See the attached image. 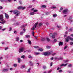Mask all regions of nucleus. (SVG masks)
<instances>
[{
	"instance_id": "obj_1",
	"label": "nucleus",
	"mask_w": 73,
	"mask_h": 73,
	"mask_svg": "<svg viewBox=\"0 0 73 73\" xmlns=\"http://www.w3.org/2000/svg\"><path fill=\"white\" fill-rule=\"evenodd\" d=\"M14 14L16 15V16H18L19 15H20V12L17 10H15L13 11Z\"/></svg>"
},
{
	"instance_id": "obj_2",
	"label": "nucleus",
	"mask_w": 73,
	"mask_h": 73,
	"mask_svg": "<svg viewBox=\"0 0 73 73\" xmlns=\"http://www.w3.org/2000/svg\"><path fill=\"white\" fill-rule=\"evenodd\" d=\"M24 50H25V48L23 47H22L19 48L18 52L19 53H22L24 52Z\"/></svg>"
},
{
	"instance_id": "obj_3",
	"label": "nucleus",
	"mask_w": 73,
	"mask_h": 73,
	"mask_svg": "<svg viewBox=\"0 0 73 73\" xmlns=\"http://www.w3.org/2000/svg\"><path fill=\"white\" fill-rule=\"evenodd\" d=\"M38 24V22H37V23H36L34 25L33 27L31 29H32V30H33V31H34V30H35V28H36V26H37Z\"/></svg>"
},
{
	"instance_id": "obj_4",
	"label": "nucleus",
	"mask_w": 73,
	"mask_h": 73,
	"mask_svg": "<svg viewBox=\"0 0 73 73\" xmlns=\"http://www.w3.org/2000/svg\"><path fill=\"white\" fill-rule=\"evenodd\" d=\"M47 55L48 56H49V55H50V54H51V53H53V50H50L49 52H47Z\"/></svg>"
},
{
	"instance_id": "obj_5",
	"label": "nucleus",
	"mask_w": 73,
	"mask_h": 73,
	"mask_svg": "<svg viewBox=\"0 0 73 73\" xmlns=\"http://www.w3.org/2000/svg\"><path fill=\"white\" fill-rule=\"evenodd\" d=\"M0 20L2 21H4V19L3 18V15H0Z\"/></svg>"
},
{
	"instance_id": "obj_6",
	"label": "nucleus",
	"mask_w": 73,
	"mask_h": 73,
	"mask_svg": "<svg viewBox=\"0 0 73 73\" xmlns=\"http://www.w3.org/2000/svg\"><path fill=\"white\" fill-rule=\"evenodd\" d=\"M68 12V9H66L63 10V13L64 14H66Z\"/></svg>"
},
{
	"instance_id": "obj_7",
	"label": "nucleus",
	"mask_w": 73,
	"mask_h": 73,
	"mask_svg": "<svg viewBox=\"0 0 73 73\" xmlns=\"http://www.w3.org/2000/svg\"><path fill=\"white\" fill-rule=\"evenodd\" d=\"M69 40V36H68L65 39V41L66 42H68Z\"/></svg>"
},
{
	"instance_id": "obj_8",
	"label": "nucleus",
	"mask_w": 73,
	"mask_h": 73,
	"mask_svg": "<svg viewBox=\"0 0 73 73\" xmlns=\"http://www.w3.org/2000/svg\"><path fill=\"white\" fill-rule=\"evenodd\" d=\"M8 70H9V68H3V70L2 71L3 72H8Z\"/></svg>"
},
{
	"instance_id": "obj_9",
	"label": "nucleus",
	"mask_w": 73,
	"mask_h": 73,
	"mask_svg": "<svg viewBox=\"0 0 73 73\" xmlns=\"http://www.w3.org/2000/svg\"><path fill=\"white\" fill-rule=\"evenodd\" d=\"M5 17L6 18V19H8L9 18V15L7 14L6 13H5Z\"/></svg>"
},
{
	"instance_id": "obj_10",
	"label": "nucleus",
	"mask_w": 73,
	"mask_h": 73,
	"mask_svg": "<svg viewBox=\"0 0 73 73\" xmlns=\"http://www.w3.org/2000/svg\"><path fill=\"white\" fill-rule=\"evenodd\" d=\"M68 65V64H61L60 66L61 67H62V66H66V65Z\"/></svg>"
},
{
	"instance_id": "obj_11",
	"label": "nucleus",
	"mask_w": 73,
	"mask_h": 73,
	"mask_svg": "<svg viewBox=\"0 0 73 73\" xmlns=\"http://www.w3.org/2000/svg\"><path fill=\"white\" fill-rule=\"evenodd\" d=\"M63 45V42H59V46H61Z\"/></svg>"
},
{
	"instance_id": "obj_12",
	"label": "nucleus",
	"mask_w": 73,
	"mask_h": 73,
	"mask_svg": "<svg viewBox=\"0 0 73 73\" xmlns=\"http://www.w3.org/2000/svg\"><path fill=\"white\" fill-rule=\"evenodd\" d=\"M34 54L35 55H38L40 54V53L35 52L34 53Z\"/></svg>"
},
{
	"instance_id": "obj_13",
	"label": "nucleus",
	"mask_w": 73,
	"mask_h": 73,
	"mask_svg": "<svg viewBox=\"0 0 73 73\" xmlns=\"http://www.w3.org/2000/svg\"><path fill=\"white\" fill-rule=\"evenodd\" d=\"M19 39H20V37H17L16 38V40L17 41H19Z\"/></svg>"
},
{
	"instance_id": "obj_14",
	"label": "nucleus",
	"mask_w": 73,
	"mask_h": 73,
	"mask_svg": "<svg viewBox=\"0 0 73 73\" xmlns=\"http://www.w3.org/2000/svg\"><path fill=\"white\" fill-rule=\"evenodd\" d=\"M29 44H30V45H31V44H32V42H31V40H27Z\"/></svg>"
},
{
	"instance_id": "obj_15",
	"label": "nucleus",
	"mask_w": 73,
	"mask_h": 73,
	"mask_svg": "<svg viewBox=\"0 0 73 73\" xmlns=\"http://www.w3.org/2000/svg\"><path fill=\"white\" fill-rule=\"evenodd\" d=\"M52 72V70H50L49 71H46L44 72V73H50V72Z\"/></svg>"
},
{
	"instance_id": "obj_16",
	"label": "nucleus",
	"mask_w": 73,
	"mask_h": 73,
	"mask_svg": "<svg viewBox=\"0 0 73 73\" xmlns=\"http://www.w3.org/2000/svg\"><path fill=\"white\" fill-rule=\"evenodd\" d=\"M25 67V65H23L21 67V69H23V68H24Z\"/></svg>"
},
{
	"instance_id": "obj_17",
	"label": "nucleus",
	"mask_w": 73,
	"mask_h": 73,
	"mask_svg": "<svg viewBox=\"0 0 73 73\" xmlns=\"http://www.w3.org/2000/svg\"><path fill=\"white\" fill-rule=\"evenodd\" d=\"M23 8V6H20L18 8V9H21Z\"/></svg>"
},
{
	"instance_id": "obj_18",
	"label": "nucleus",
	"mask_w": 73,
	"mask_h": 73,
	"mask_svg": "<svg viewBox=\"0 0 73 73\" xmlns=\"http://www.w3.org/2000/svg\"><path fill=\"white\" fill-rule=\"evenodd\" d=\"M43 55H44V56H48L47 52H44V53Z\"/></svg>"
},
{
	"instance_id": "obj_19",
	"label": "nucleus",
	"mask_w": 73,
	"mask_h": 73,
	"mask_svg": "<svg viewBox=\"0 0 73 73\" xmlns=\"http://www.w3.org/2000/svg\"><path fill=\"white\" fill-rule=\"evenodd\" d=\"M41 40L42 41H45V39L44 38H41Z\"/></svg>"
},
{
	"instance_id": "obj_20",
	"label": "nucleus",
	"mask_w": 73,
	"mask_h": 73,
	"mask_svg": "<svg viewBox=\"0 0 73 73\" xmlns=\"http://www.w3.org/2000/svg\"><path fill=\"white\" fill-rule=\"evenodd\" d=\"M27 25H23L21 26V28H24V27H25V26H27Z\"/></svg>"
},
{
	"instance_id": "obj_21",
	"label": "nucleus",
	"mask_w": 73,
	"mask_h": 73,
	"mask_svg": "<svg viewBox=\"0 0 73 73\" xmlns=\"http://www.w3.org/2000/svg\"><path fill=\"white\" fill-rule=\"evenodd\" d=\"M30 14L31 15H35V13L31 12L30 13Z\"/></svg>"
},
{
	"instance_id": "obj_22",
	"label": "nucleus",
	"mask_w": 73,
	"mask_h": 73,
	"mask_svg": "<svg viewBox=\"0 0 73 73\" xmlns=\"http://www.w3.org/2000/svg\"><path fill=\"white\" fill-rule=\"evenodd\" d=\"M63 59V58L62 57H60L58 59V60H62Z\"/></svg>"
},
{
	"instance_id": "obj_23",
	"label": "nucleus",
	"mask_w": 73,
	"mask_h": 73,
	"mask_svg": "<svg viewBox=\"0 0 73 73\" xmlns=\"http://www.w3.org/2000/svg\"><path fill=\"white\" fill-rule=\"evenodd\" d=\"M38 50H39V51H41V52H42V51H43V49L42 48H39Z\"/></svg>"
},
{
	"instance_id": "obj_24",
	"label": "nucleus",
	"mask_w": 73,
	"mask_h": 73,
	"mask_svg": "<svg viewBox=\"0 0 73 73\" xmlns=\"http://www.w3.org/2000/svg\"><path fill=\"white\" fill-rule=\"evenodd\" d=\"M46 40L47 41H48V42H49V41H50V39H49V38L48 37L46 38Z\"/></svg>"
},
{
	"instance_id": "obj_25",
	"label": "nucleus",
	"mask_w": 73,
	"mask_h": 73,
	"mask_svg": "<svg viewBox=\"0 0 73 73\" xmlns=\"http://www.w3.org/2000/svg\"><path fill=\"white\" fill-rule=\"evenodd\" d=\"M17 64H13V66L14 67H17Z\"/></svg>"
},
{
	"instance_id": "obj_26",
	"label": "nucleus",
	"mask_w": 73,
	"mask_h": 73,
	"mask_svg": "<svg viewBox=\"0 0 73 73\" xmlns=\"http://www.w3.org/2000/svg\"><path fill=\"white\" fill-rule=\"evenodd\" d=\"M25 37H26V38H29L30 37V36L29 35H26Z\"/></svg>"
},
{
	"instance_id": "obj_27",
	"label": "nucleus",
	"mask_w": 73,
	"mask_h": 73,
	"mask_svg": "<svg viewBox=\"0 0 73 73\" xmlns=\"http://www.w3.org/2000/svg\"><path fill=\"white\" fill-rule=\"evenodd\" d=\"M42 8H46V6L45 5H42L41 6Z\"/></svg>"
},
{
	"instance_id": "obj_28",
	"label": "nucleus",
	"mask_w": 73,
	"mask_h": 73,
	"mask_svg": "<svg viewBox=\"0 0 73 73\" xmlns=\"http://www.w3.org/2000/svg\"><path fill=\"white\" fill-rule=\"evenodd\" d=\"M28 58H32L33 57H32V56H31V55H29Z\"/></svg>"
},
{
	"instance_id": "obj_29",
	"label": "nucleus",
	"mask_w": 73,
	"mask_h": 73,
	"mask_svg": "<svg viewBox=\"0 0 73 73\" xmlns=\"http://www.w3.org/2000/svg\"><path fill=\"white\" fill-rule=\"evenodd\" d=\"M57 14H54L53 15V16L54 17H57Z\"/></svg>"
},
{
	"instance_id": "obj_30",
	"label": "nucleus",
	"mask_w": 73,
	"mask_h": 73,
	"mask_svg": "<svg viewBox=\"0 0 73 73\" xmlns=\"http://www.w3.org/2000/svg\"><path fill=\"white\" fill-rule=\"evenodd\" d=\"M5 21H4L1 22V24H5Z\"/></svg>"
},
{
	"instance_id": "obj_31",
	"label": "nucleus",
	"mask_w": 73,
	"mask_h": 73,
	"mask_svg": "<svg viewBox=\"0 0 73 73\" xmlns=\"http://www.w3.org/2000/svg\"><path fill=\"white\" fill-rule=\"evenodd\" d=\"M29 62L30 63V65H33V64H32V63L31 64V63H32V61H29Z\"/></svg>"
},
{
	"instance_id": "obj_32",
	"label": "nucleus",
	"mask_w": 73,
	"mask_h": 73,
	"mask_svg": "<svg viewBox=\"0 0 73 73\" xmlns=\"http://www.w3.org/2000/svg\"><path fill=\"white\" fill-rule=\"evenodd\" d=\"M49 14V12H46V15H48Z\"/></svg>"
},
{
	"instance_id": "obj_33",
	"label": "nucleus",
	"mask_w": 73,
	"mask_h": 73,
	"mask_svg": "<svg viewBox=\"0 0 73 73\" xmlns=\"http://www.w3.org/2000/svg\"><path fill=\"white\" fill-rule=\"evenodd\" d=\"M51 37H52V38H54L55 37V35H54V34H53Z\"/></svg>"
},
{
	"instance_id": "obj_34",
	"label": "nucleus",
	"mask_w": 73,
	"mask_h": 73,
	"mask_svg": "<svg viewBox=\"0 0 73 73\" xmlns=\"http://www.w3.org/2000/svg\"><path fill=\"white\" fill-rule=\"evenodd\" d=\"M21 58H25V56L24 55H23L21 56Z\"/></svg>"
},
{
	"instance_id": "obj_35",
	"label": "nucleus",
	"mask_w": 73,
	"mask_h": 73,
	"mask_svg": "<svg viewBox=\"0 0 73 73\" xmlns=\"http://www.w3.org/2000/svg\"><path fill=\"white\" fill-rule=\"evenodd\" d=\"M69 39H70V40H72V41L73 40V38H70V36H69Z\"/></svg>"
},
{
	"instance_id": "obj_36",
	"label": "nucleus",
	"mask_w": 73,
	"mask_h": 73,
	"mask_svg": "<svg viewBox=\"0 0 73 73\" xmlns=\"http://www.w3.org/2000/svg\"><path fill=\"white\" fill-rule=\"evenodd\" d=\"M64 61L65 62H68L69 61V60H64Z\"/></svg>"
},
{
	"instance_id": "obj_37",
	"label": "nucleus",
	"mask_w": 73,
	"mask_h": 73,
	"mask_svg": "<svg viewBox=\"0 0 73 73\" xmlns=\"http://www.w3.org/2000/svg\"><path fill=\"white\" fill-rule=\"evenodd\" d=\"M24 33V32H21L20 33V35H22Z\"/></svg>"
},
{
	"instance_id": "obj_38",
	"label": "nucleus",
	"mask_w": 73,
	"mask_h": 73,
	"mask_svg": "<svg viewBox=\"0 0 73 73\" xmlns=\"http://www.w3.org/2000/svg\"><path fill=\"white\" fill-rule=\"evenodd\" d=\"M34 48H38V46H34Z\"/></svg>"
},
{
	"instance_id": "obj_39",
	"label": "nucleus",
	"mask_w": 73,
	"mask_h": 73,
	"mask_svg": "<svg viewBox=\"0 0 73 73\" xmlns=\"http://www.w3.org/2000/svg\"><path fill=\"white\" fill-rule=\"evenodd\" d=\"M43 68L44 69H46V66H43Z\"/></svg>"
},
{
	"instance_id": "obj_40",
	"label": "nucleus",
	"mask_w": 73,
	"mask_h": 73,
	"mask_svg": "<svg viewBox=\"0 0 73 73\" xmlns=\"http://www.w3.org/2000/svg\"><path fill=\"white\" fill-rule=\"evenodd\" d=\"M72 28H71L69 30V32H70V31H72Z\"/></svg>"
},
{
	"instance_id": "obj_41",
	"label": "nucleus",
	"mask_w": 73,
	"mask_h": 73,
	"mask_svg": "<svg viewBox=\"0 0 73 73\" xmlns=\"http://www.w3.org/2000/svg\"><path fill=\"white\" fill-rule=\"evenodd\" d=\"M34 34H35V33L33 31L32 33V35L33 36H34Z\"/></svg>"
},
{
	"instance_id": "obj_42",
	"label": "nucleus",
	"mask_w": 73,
	"mask_h": 73,
	"mask_svg": "<svg viewBox=\"0 0 73 73\" xmlns=\"http://www.w3.org/2000/svg\"><path fill=\"white\" fill-rule=\"evenodd\" d=\"M0 1L1 2H5V0H0Z\"/></svg>"
},
{
	"instance_id": "obj_43",
	"label": "nucleus",
	"mask_w": 73,
	"mask_h": 73,
	"mask_svg": "<svg viewBox=\"0 0 73 73\" xmlns=\"http://www.w3.org/2000/svg\"><path fill=\"white\" fill-rule=\"evenodd\" d=\"M68 48V46H65L64 48V49H66V48Z\"/></svg>"
},
{
	"instance_id": "obj_44",
	"label": "nucleus",
	"mask_w": 73,
	"mask_h": 73,
	"mask_svg": "<svg viewBox=\"0 0 73 73\" xmlns=\"http://www.w3.org/2000/svg\"><path fill=\"white\" fill-rule=\"evenodd\" d=\"M72 19V17L70 16V17H69V20H70V19Z\"/></svg>"
},
{
	"instance_id": "obj_45",
	"label": "nucleus",
	"mask_w": 73,
	"mask_h": 73,
	"mask_svg": "<svg viewBox=\"0 0 73 73\" xmlns=\"http://www.w3.org/2000/svg\"><path fill=\"white\" fill-rule=\"evenodd\" d=\"M59 72H60V73H61L62 72V70H60L59 71Z\"/></svg>"
},
{
	"instance_id": "obj_46",
	"label": "nucleus",
	"mask_w": 73,
	"mask_h": 73,
	"mask_svg": "<svg viewBox=\"0 0 73 73\" xmlns=\"http://www.w3.org/2000/svg\"><path fill=\"white\" fill-rule=\"evenodd\" d=\"M47 48L48 49H49V48H50V47L49 46H46Z\"/></svg>"
},
{
	"instance_id": "obj_47",
	"label": "nucleus",
	"mask_w": 73,
	"mask_h": 73,
	"mask_svg": "<svg viewBox=\"0 0 73 73\" xmlns=\"http://www.w3.org/2000/svg\"><path fill=\"white\" fill-rule=\"evenodd\" d=\"M53 35L55 36H56V35H57V33H54L53 34Z\"/></svg>"
},
{
	"instance_id": "obj_48",
	"label": "nucleus",
	"mask_w": 73,
	"mask_h": 73,
	"mask_svg": "<svg viewBox=\"0 0 73 73\" xmlns=\"http://www.w3.org/2000/svg\"><path fill=\"white\" fill-rule=\"evenodd\" d=\"M37 11H38V10H34L33 11L35 12H37Z\"/></svg>"
},
{
	"instance_id": "obj_49",
	"label": "nucleus",
	"mask_w": 73,
	"mask_h": 73,
	"mask_svg": "<svg viewBox=\"0 0 73 73\" xmlns=\"http://www.w3.org/2000/svg\"><path fill=\"white\" fill-rule=\"evenodd\" d=\"M9 31H11V30H12V28L10 27L9 28Z\"/></svg>"
},
{
	"instance_id": "obj_50",
	"label": "nucleus",
	"mask_w": 73,
	"mask_h": 73,
	"mask_svg": "<svg viewBox=\"0 0 73 73\" xmlns=\"http://www.w3.org/2000/svg\"><path fill=\"white\" fill-rule=\"evenodd\" d=\"M31 70V68H29L27 71L28 72H29Z\"/></svg>"
},
{
	"instance_id": "obj_51",
	"label": "nucleus",
	"mask_w": 73,
	"mask_h": 73,
	"mask_svg": "<svg viewBox=\"0 0 73 73\" xmlns=\"http://www.w3.org/2000/svg\"><path fill=\"white\" fill-rule=\"evenodd\" d=\"M25 7H22V10H24V9H25Z\"/></svg>"
},
{
	"instance_id": "obj_52",
	"label": "nucleus",
	"mask_w": 73,
	"mask_h": 73,
	"mask_svg": "<svg viewBox=\"0 0 73 73\" xmlns=\"http://www.w3.org/2000/svg\"><path fill=\"white\" fill-rule=\"evenodd\" d=\"M70 45H73V42H70Z\"/></svg>"
},
{
	"instance_id": "obj_53",
	"label": "nucleus",
	"mask_w": 73,
	"mask_h": 73,
	"mask_svg": "<svg viewBox=\"0 0 73 73\" xmlns=\"http://www.w3.org/2000/svg\"><path fill=\"white\" fill-rule=\"evenodd\" d=\"M68 66H69V67H71V66H72V64H69Z\"/></svg>"
},
{
	"instance_id": "obj_54",
	"label": "nucleus",
	"mask_w": 73,
	"mask_h": 73,
	"mask_svg": "<svg viewBox=\"0 0 73 73\" xmlns=\"http://www.w3.org/2000/svg\"><path fill=\"white\" fill-rule=\"evenodd\" d=\"M17 59L18 60L21 61V59L20 58H18Z\"/></svg>"
},
{
	"instance_id": "obj_55",
	"label": "nucleus",
	"mask_w": 73,
	"mask_h": 73,
	"mask_svg": "<svg viewBox=\"0 0 73 73\" xmlns=\"http://www.w3.org/2000/svg\"><path fill=\"white\" fill-rule=\"evenodd\" d=\"M52 65H53V64H52V63H51L50 64V66H52Z\"/></svg>"
},
{
	"instance_id": "obj_56",
	"label": "nucleus",
	"mask_w": 73,
	"mask_h": 73,
	"mask_svg": "<svg viewBox=\"0 0 73 73\" xmlns=\"http://www.w3.org/2000/svg\"><path fill=\"white\" fill-rule=\"evenodd\" d=\"M53 9H55V8H56V6H54L52 7Z\"/></svg>"
},
{
	"instance_id": "obj_57",
	"label": "nucleus",
	"mask_w": 73,
	"mask_h": 73,
	"mask_svg": "<svg viewBox=\"0 0 73 73\" xmlns=\"http://www.w3.org/2000/svg\"><path fill=\"white\" fill-rule=\"evenodd\" d=\"M56 53H54V54H52V56H54V55H56Z\"/></svg>"
},
{
	"instance_id": "obj_58",
	"label": "nucleus",
	"mask_w": 73,
	"mask_h": 73,
	"mask_svg": "<svg viewBox=\"0 0 73 73\" xmlns=\"http://www.w3.org/2000/svg\"><path fill=\"white\" fill-rule=\"evenodd\" d=\"M11 1H12V0H8V2H9V3L11 2Z\"/></svg>"
},
{
	"instance_id": "obj_59",
	"label": "nucleus",
	"mask_w": 73,
	"mask_h": 73,
	"mask_svg": "<svg viewBox=\"0 0 73 73\" xmlns=\"http://www.w3.org/2000/svg\"><path fill=\"white\" fill-rule=\"evenodd\" d=\"M58 58H57V57H55V58H54V59H55V60H58Z\"/></svg>"
},
{
	"instance_id": "obj_60",
	"label": "nucleus",
	"mask_w": 73,
	"mask_h": 73,
	"mask_svg": "<svg viewBox=\"0 0 73 73\" xmlns=\"http://www.w3.org/2000/svg\"><path fill=\"white\" fill-rule=\"evenodd\" d=\"M50 36L51 37H52V33H50Z\"/></svg>"
},
{
	"instance_id": "obj_61",
	"label": "nucleus",
	"mask_w": 73,
	"mask_h": 73,
	"mask_svg": "<svg viewBox=\"0 0 73 73\" xmlns=\"http://www.w3.org/2000/svg\"><path fill=\"white\" fill-rule=\"evenodd\" d=\"M14 33L16 34L17 33V32L16 31H14Z\"/></svg>"
},
{
	"instance_id": "obj_62",
	"label": "nucleus",
	"mask_w": 73,
	"mask_h": 73,
	"mask_svg": "<svg viewBox=\"0 0 73 73\" xmlns=\"http://www.w3.org/2000/svg\"><path fill=\"white\" fill-rule=\"evenodd\" d=\"M19 4H22V3H21V1H19Z\"/></svg>"
},
{
	"instance_id": "obj_63",
	"label": "nucleus",
	"mask_w": 73,
	"mask_h": 73,
	"mask_svg": "<svg viewBox=\"0 0 73 73\" xmlns=\"http://www.w3.org/2000/svg\"><path fill=\"white\" fill-rule=\"evenodd\" d=\"M2 28H3V27L2 26H0V31L1 29H2Z\"/></svg>"
},
{
	"instance_id": "obj_64",
	"label": "nucleus",
	"mask_w": 73,
	"mask_h": 73,
	"mask_svg": "<svg viewBox=\"0 0 73 73\" xmlns=\"http://www.w3.org/2000/svg\"><path fill=\"white\" fill-rule=\"evenodd\" d=\"M0 9H3V7L0 6Z\"/></svg>"
}]
</instances>
